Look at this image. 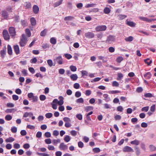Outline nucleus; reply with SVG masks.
<instances>
[{"label": "nucleus", "mask_w": 156, "mask_h": 156, "mask_svg": "<svg viewBox=\"0 0 156 156\" xmlns=\"http://www.w3.org/2000/svg\"><path fill=\"white\" fill-rule=\"evenodd\" d=\"M27 41V38L24 34H22L19 42L20 46L23 47L25 46Z\"/></svg>", "instance_id": "nucleus-1"}, {"label": "nucleus", "mask_w": 156, "mask_h": 156, "mask_svg": "<svg viewBox=\"0 0 156 156\" xmlns=\"http://www.w3.org/2000/svg\"><path fill=\"white\" fill-rule=\"evenodd\" d=\"M9 31L11 36L14 38L16 35L15 29L13 27H10L9 28Z\"/></svg>", "instance_id": "nucleus-2"}, {"label": "nucleus", "mask_w": 156, "mask_h": 156, "mask_svg": "<svg viewBox=\"0 0 156 156\" xmlns=\"http://www.w3.org/2000/svg\"><path fill=\"white\" fill-rule=\"evenodd\" d=\"M107 28V27L105 25L99 26L97 27L95 30L97 31H100L105 30Z\"/></svg>", "instance_id": "nucleus-3"}, {"label": "nucleus", "mask_w": 156, "mask_h": 156, "mask_svg": "<svg viewBox=\"0 0 156 156\" xmlns=\"http://www.w3.org/2000/svg\"><path fill=\"white\" fill-rule=\"evenodd\" d=\"M3 35L4 39L6 40H9L10 37L9 35L8 31L6 30H4L3 32Z\"/></svg>", "instance_id": "nucleus-4"}, {"label": "nucleus", "mask_w": 156, "mask_h": 156, "mask_svg": "<svg viewBox=\"0 0 156 156\" xmlns=\"http://www.w3.org/2000/svg\"><path fill=\"white\" fill-rule=\"evenodd\" d=\"M115 40V37L114 36L109 35L107 38L106 42L111 43L114 41Z\"/></svg>", "instance_id": "nucleus-5"}, {"label": "nucleus", "mask_w": 156, "mask_h": 156, "mask_svg": "<svg viewBox=\"0 0 156 156\" xmlns=\"http://www.w3.org/2000/svg\"><path fill=\"white\" fill-rule=\"evenodd\" d=\"M85 36L87 38L90 39L94 37V34L92 32H88L85 33Z\"/></svg>", "instance_id": "nucleus-6"}, {"label": "nucleus", "mask_w": 156, "mask_h": 156, "mask_svg": "<svg viewBox=\"0 0 156 156\" xmlns=\"http://www.w3.org/2000/svg\"><path fill=\"white\" fill-rule=\"evenodd\" d=\"M56 60L57 62L59 64L61 65L63 63V60L61 56H59L57 57L54 61Z\"/></svg>", "instance_id": "nucleus-7"}, {"label": "nucleus", "mask_w": 156, "mask_h": 156, "mask_svg": "<svg viewBox=\"0 0 156 156\" xmlns=\"http://www.w3.org/2000/svg\"><path fill=\"white\" fill-rule=\"evenodd\" d=\"M59 148L61 150L64 151L68 149V147L64 143H62L59 146Z\"/></svg>", "instance_id": "nucleus-8"}, {"label": "nucleus", "mask_w": 156, "mask_h": 156, "mask_svg": "<svg viewBox=\"0 0 156 156\" xmlns=\"http://www.w3.org/2000/svg\"><path fill=\"white\" fill-rule=\"evenodd\" d=\"M123 151L124 152H133V149L131 147L126 146L124 147L123 149Z\"/></svg>", "instance_id": "nucleus-9"}, {"label": "nucleus", "mask_w": 156, "mask_h": 156, "mask_svg": "<svg viewBox=\"0 0 156 156\" xmlns=\"http://www.w3.org/2000/svg\"><path fill=\"white\" fill-rule=\"evenodd\" d=\"M33 10L35 14H37L39 11V8L36 5H34L33 7Z\"/></svg>", "instance_id": "nucleus-10"}, {"label": "nucleus", "mask_w": 156, "mask_h": 156, "mask_svg": "<svg viewBox=\"0 0 156 156\" xmlns=\"http://www.w3.org/2000/svg\"><path fill=\"white\" fill-rule=\"evenodd\" d=\"M13 49L16 54L18 55L20 53V49L18 45H14L13 46Z\"/></svg>", "instance_id": "nucleus-11"}, {"label": "nucleus", "mask_w": 156, "mask_h": 156, "mask_svg": "<svg viewBox=\"0 0 156 156\" xmlns=\"http://www.w3.org/2000/svg\"><path fill=\"white\" fill-rule=\"evenodd\" d=\"M6 48L5 47L2 50L0 51V54L2 58H3L6 53Z\"/></svg>", "instance_id": "nucleus-12"}, {"label": "nucleus", "mask_w": 156, "mask_h": 156, "mask_svg": "<svg viewBox=\"0 0 156 156\" xmlns=\"http://www.w3.org/2000/svg\"><path fill=\"white\" fill-rule=\"evenodd\" d=\"M2 15V16L5 19H7L8 16V14L6 11L5 10H3L1 12Z\"/></svg>", "instance_id": "nucleus-13"}, {"label": "nucleus", "mask_w": 156, "mask_h": 156, "mask_svg": "<svg viewBox=\"0 0 156 156\" xmlns=\"http://www.w3.org/2000/svg\"><path fill=\"white\" fill-rule=\"evenodd\" d=\"M103 96L104 98V100L106 102H108L111 100L110 97H108V94H104L103 95Z\"/></svg>", "instance_id": "nucleus-14"}, {"label": "nucleus", "mask_w": 156, "mask_h": 156, "mask_svg": "<svg viewBox=\"0 0 156 156\" xmlns=\"http://www.w3.org/2000/svg\"><path fill=\"white\" fill-rule=\"evenodd\" d=\"M58 99H59V101H58V104L59 105H61L63 104L64 103V98L62 96H60L58 97Z\"/></svg>", "instance_id": "nucleus-15"}, {"label": "nucleus", "mask_w": 156, "mask_h": 156, "mask_svg": "<svg viewBox=\"0 0 156 156\" xmlns=\"http://www.w3.org/2000/svg\"><path fill=\"white\" fill-rule=\"evenodd\" d=\"M71 79L73 81L76 80L78 78L76 74H73L71 75L70 76Z\"/></svg>", "instance_id": "nucleus-16"}, {"label": "nucleus", "mask_w": 156, "mask_h": 156, "mask_svg": "<svg viewBox=\"0 0 156 156\" xmlns=\"http://www.w3.org/2000/svg\"><path fill=\"white\" fill-rule=\"evenodd\" d=\"M7 51L8 54L9 55H11L12 54V50L11 46L9 45H8L7 46Z\"/></svg>", "instance_id": "nucleus-17"}, {"label": "nucleus", "mask_w": 156, "mask_h": 156, "mask_svg": "<svg viewBox=\"0 0 156 156\" xmlns=\"http://www.w3.org/2000/svg\"><path fill=\"white\" fill-rule=\"evenodd\" d=\"M63 0H60L59 1L55 2L53 5V6L54 7H56L60 5L62 3Z\"/></svg>", "instance_id": "nucleus-18"}, {"label": "nucleus", "mask_w": 156, "mask_h": 156, "mask_svg": "<svg viewBox=\"0 0 156 156\" xmlns=\"http://www.w3.org/2000/svg\"><path fill=\"white\" fill-rule=\"evenodd\" d=\"M74 19V17L70 16L65 17L64 19L65 21H71L73 20Z\"/></svg>", "instance_id": "nucleus-19"}, {"label": "nucleus", "mask_w": 156, "mask_h": 156, "mask_svg": "<svg viewBox=\"0 0 156 156\" xmlns=\"http://www.w3.org/2000/svg\"><path fill=\"white\" fill-rule=\"evenodd\" d=\"M25 7L26 9L30 8L31 7V5L30 2H26L25 3Z\"/></svg>", "instance_id": "nucleus-20"}, {"label": "nucleus", "mask_w": 156, "mask_h": 156, "mask_svg": "<svg viewBox=\"0 0 156 156\" xmlns=\"http://www.w3.org/2000/svg\"><path fill=\"white\" fill-rule=\"evenodd\" d=\"M60 141L61 140L59 139H57V140L54 139L52 140V142L54 145L56 146L58 143H59Z\"/></svg>", "instance_id": "nucleus-21"}, {"label": "nucleus", "mask_w": 156, "mask_h": 156, "mask_svg": "<svg viewBox=\"0 0 156 156\" xmlns=\"http://www.w3.org/2000/svg\"><path fill=\"white\" fill-rule=\"evenodd\" d=\"M30 21L31 25L33 26H35L36 24V21L34 17L31 18L30 19Z\"/></svg>", "instance_id": "nucleus-22"}, {"label": "nucleus", "mask_w": 156, "mask_h": 156, "mask_svg": "<svg viewBox=\"0 0 156 156\" xmlns=\"http://www.w3.org/2000/svg\"><path fill=\"white\" fill-rule=\"evenodd\" d=\"M126 24L127 25L132 27H135L136 24L134 22L131 21H127L126 22Z\"/></svg>", "instance_id": "nucleus-23"}, {"label": "nucleus", "mask_w": 156, "mask_h": 156, "mask_svg": "<svg viewBox=\"0 0 156 156\" xmlns=\"http://www.w3.org/2000/svg\"><path fill=\"white\" fill-rule=\"evenodd\" d=\"M64 140L66 142H69L71 140L70 136L69 135H66L64 137Z\"/></svg>", "instance_id": "nucleus-24"}, {"label": "nucleus", "mask_w": 156, "mask_h": 156, "mask_svg": "<svg viewBox=\"0 0 156 156\" xmlns=\"http://www.w3.org/2000/svg\"><path fill=\"white\" fill-rule=\"evenodd\" d=\"M47 31V30L46 29H44L41 32L40 34V35L42 37L45 36L46 35Z\"/></svg>", "instance_id": "nucleus-25"}, {"label": "nucleus", "mask_w": 156, "mask_h": 156, "mask_svg": "<svg viewBox=\"0 0 156 156\" xmlns=\"http://www.w3.org/2000/svg\"><path fill=\"white\" fill-rule=\"evenodd\" d=\"M130 143L132 144H134L136 145H137L139 144L140 141L138 140H134L131 141L130 142Z\"/></svg>", "instance_id": "nucleus-26"}, {"label": "nucleus", "mask_w": 156, "mask_h": 156, "mask_svg": "<svg viewBox=\"0 0 156 156\" xmlns=\"http://www.w3.org/2000/svg\"><path fill=\"white\" fill-rule=\"evenodd\" d=\"M51 43L53 44H55L56 43V39L54 37H51L50 39Z\"/></svg>", "instance_id": "nucleus-27"}, {"label": "nucleus", "mask_w": 156, "mask_h": 156, "mask_svg": "<svg viewBox=\"0 0 156 156\" xmlns=\"http://www.w3.org/2000/svg\"><path fill=\"white\" fill-rule=\"evenodd\" d=\"M125 40L126 41L131 42L133 40V37L132 36H130L125 38Z\"/></svg>", "instance_id": "nucleus-28"}, {"label": "nucleus", "mask_w": 156, "mask_h": 156, "mask_svg": "<svg viewBox=\"0 0 156 156\" xmlns=\"http://www.w3.org/2000/svg\"><path fill=\"white\" fill-rule=\"evenodd\" d=\"M93 108L91 106H87L85 107V110L86 112H88L90 110H92Z\"/></svg>", "instance_id": "nucleus-29"}, {"label": "nucleus", "mask_w": 156, "mask_h": 156, "mask_svg": "<svg viewBox=\"0 0 156 156\" xmlns=\"http://www.w3.org/2000/svg\"><path fill=\"white\" fill-rule=\"evenodd\" d=\"M111 10L108 7L105 8L104 9V13L108 14L110 12Z\"/></svg>", "instance_id": "nucleus-30"}, {"label": "nucleus", "mask_w": 156, "mask_h": 156, "mask_svg": "<svg viewBox=\"0 0 156 156\" xmlns=\"http://www.w3.org/2000/svg\"><path fill=\"white\" fill-rule=\"evenodd\" d=\"M14 140V139L12 137H9L5 140L6 142H11L13 141Z\"/></svg>", "instance_id": "nucleus-31"}, {"label": "nucleus", "mask_w": 156, "mask_h": 156, "mask_svg": "<svg viewBox=\"0 0 156 156\" xmlns=\"http://www.w3.org/2000/svg\"><path fill=\"white\" fill-rule=\"evenodd\" d=\"M149 149L151 151H154L156 150V147L152 145H150Z\"/></svg>", "instance_id": "nucleus-32"}, {"label": "nucleus", "mask_w": 156, "mask_h": 156, "mask_svg": "<svg viewBox=\"0 0 156 156\" xmlns=\"http://www.w3.org/2000/svg\"><path fill=\"white\" fill-rule=\"evenodd\" d=\"M70 69L71 70L72 72H75L76 71L77 69L76 67L73 65L70 66Z\"/></svg>", "instance_id": "nucleus-33"}, {"label": "nucleus", "mask_w": 156, "mask_h": 156, "mask_svg": "<svg viewBox=\"0 0 156 156\" xmlns=\"http://www.w3.org/2000/svg\"><path fill=\"white\" fill-rule=\"evenodd\" d=\"M84 102V100L82 98H78L77 99L76 101V102L77 103H83Z\"/></svg>", "instance_id": "nucleus-34"}, {"label": "nucleus", "mask_w": 156, "mask_h": 156, "mask_svg": "<svg viewBox=\"0 0 156 156\" xmlns=\"http://www.w3.org/2000/svg\"><path fill=\"white\" fill-rule=\"evenodd\" d=\"M12 118V117L10 115H7L5 117V119L7 121H9Z\"/></svg>", "instance_id": "nucleus-35"}, {"label": "nucleus", "mask_w": 156, "mask_h": 156, "mask_svg": "<svg viewBox=\"0 0 156 156\" xmlns=\"http://www.w3.org/2000/svg\"><path fill=\"white\" fill-rule=\"evenodd\" d=\"M26 33L28 37H30L31 35V34L30 30L29 29H27L26 30Z\"/></svg>", "instance_id": "nucleus-36"}, {"label": "nucleus", "mask_w": 156, "mask_h": 156, "mask_svg": "<svg viewBox=\"0 0 156 156\" xmlns=\"http://www.w3.org/2000/svg\"><path fill=\"white\" fill-rule=\"evenodd\" d=\"M118 77L117 78V80H120L123 77V74L121 73H118L117 74Z\"/></svg>", "instance_id": "nucleus-37"}, {"label": "nucleus", "mask_w": 156, "mask_h": 156, "mask_svg": "<svg viewBox=\"0 0 156 156\" xmlns=\"http://www.w3.org/2000/svg\"><path fill=\"white\" fill-rule=\"evenodd\" d=\"M135 149L136 154L137 155H139L140 153V150L138 147L136 146L135 147Z\"/></svg>", "instance_id": "nucleus-38"}, {"label": "nucleus", "mask_w": 156, "mask_h": 156, "mask_svg": "<svg viewBox=\"0 0 156 156\" xmlns=\"http://www.w3.org/2000/svg\"><path fill=\"white\" fill-rule=\"evenodd\" d=\"M81 95V93L79 91L76 92L75 95V96L76 98H79L80 97Z\"/></svg>", "instance_id": "nucleus-39"}, {"label": "nucleus", "mask_w": 156, "mask_h": 156, "mask_svg": "<svg viewBox=\"0 0 156 156\" xmlns=\"http://www.w3.org/2000/svg\"><path fill=\"white\" fill-rule=\"evenodd\" d=\"M29 115H33V114L31 112H30L29 113L27 112H26L24 113V114L23 115V117H28V116H29Z\"/></svg>", "instance_id": "nucleus-40"}, {"label": "nucleus", "mask_w": 156, "mask_h": 156, "mask_svg": "<svg viewBox=\"0 0 156 156\" xmlns=\"http://www.w3.org/2000/svg\"><path fill=\"white\" fill-rule=\"evenodd\" d=\"M112 85L113 87H118L119 86V84L116 81H114L112 82Z\"/></svg>", "instance_id": "nucleus-41"}, {"label": "nucleus", "mask_w": 156, "mask_h": 156, "mask_svg": "<svg viewBox=\"0 0 156 156\" xmlns=\"http://www.w3.org/2000/svg\"><path fill=\"white\" fill-rule=\"evenodd\" d=\"M118 16L119 17V19L121 20L124 19L126 18L127 16L126 15L122 14L119 15Z\"/></svg>", "instance_id": "nucleus-42"}, {"label": "nucleus", "mask_w": 156, "mask_h": 156, "mask_svg": "<svg viewBox=\"0 0 156 156\" xmlns=\"http://www.w3.org/2000/svg\"><path fill=\"white\" fill-rule=\"evenodd\" d=\"M120 92L119 91V90H112L109 91L108 93L109 94H115L117 93H120Z\"/></svg>", "instance_id": "nucleus-43"}, {"label": "nucleus", "mask_w": 156, "mask_h": 156, "mask_svg": "<svg viewBox=\"0 0 156 156\" xmlns=\"http://www.w3.org/2000/svg\"><path fill=\"white\" fill-rule=\"evenodd\" d=\"M41 101H43L46 99V96L44 95H41L39 97Z\"/></svg>", "instance_id": "nucleus-44"}, {"label": "nucleus", "mask_w": 156, "mask_h": 156, "mask_svg": "<svg viewBox=\"0 0 156 156\" xmlns=\"http://www.w3.org/2000/svg\"><path fill=\"white\" fill-rule=\"evenodd\" d=\"M52 114L51 113H47L45 114V116L47 118H50L52 116Z\"/></svg>", "instance_id": "nucleus-45"}, {"label": "nucleus", "mask_w": 156, "mask_h": 156, "mask_svg": "<svg viewBox=\"0 0 156 156\" xmlns=\"http://www.w3.org/2000/svg\"><path fill=\"white\" fill-rule=\"evenodd\" d=\"M104 108L105 109H110L111 108V106L109 105L107 103H106L104 104Z\"/></svg>", "instance_id": "nucleus-46"}, {"label": "nucleus", "mask_w": 156, "mask_h": 156, "mask_svg": "<svg viewBox=\"0 0 156 156\" xmlns=\"http://www.w3.org/2000/svg\"><path fill=\"white\" fill-rule=\"evenodd\" d=\"M44 141L45 143L47 144H49L51 143V140L50 138L46 139Z\"/></svg>", "instance_id": "nucleus-47"}, {"label": "nucleus", "mask_w": 156, "mask_h": 156, "mask_svg": "<svg viewBox=\"0 0 156 156\" xmlns=\"http://www.w3.org/2000/svg\"><path fill=\"white\" fill-rule=\"evenodd\" d=\"M123 60V58L122 57H119L117 58L116 59V61L118 63L120 62Z\"/></svg>", "instance_id": "nucleus-48"}, {"label": "nucleus", "mask_w": 156, "mask_h": 156, "mask_svg": "<svg viewBox=\"0 0 156 156\" xmlns=\"http://www.w3.org/2000/svg\"><path fill=\"white\" fill-rule=\"evenodd\" d=\"M21 25L24 27L26 26L27 24V22L25 20H22L21 21Z\"/></svg>", "instance_id": "nucleus-49"}, {"label": "nucleus", "mask_w": 156, "mask_h": 156, "mask_svg": "<svg viewBox=\"0 0 156 156\" xmlns=\"http://www.w3.org/2000/svg\"><path fill=\"white\" fill-rule=\"evenodd\" d=\"M47 63L49 66L51 67L53 65V62L51 60L48 59L47 60Z\"/></svg>", "instance_id": "nucleus-50"}, {"label": "nucleus", "mask_w": 156, "mask_h": 156, "mask_svg": "<svg viewBox=\"0 0 156 156\" xmlns=\"http://www.w3.org/2000/svg\"><path fill=\"white\" fill-rule=\"evenodd\" d=\"M95 4H88L86 5L85 6L86 8H89L90 7H93L94 6Z\"/></svg>", "instance_id": "nucleus-51"}, {"label": "nucleus", "mask_w": 156, "mask_h": 156, "mask_svg": "<svg viewBox=\"0 0 156 156\" xmlns=\"http://www.w3.org/2000/svg\"><path fill=\"white\" fill-rule=\"evenodd\" d=\"M14 148L16 149H18L20 147V145L19 144L16 143L13 145Z\"/></svg>", "instance_id": "nucleus-52"}, {"label": "nucleus", "mask_w": 156, "mask_h": 156, "mask_svg": "<svg viewBox=\"0 0 156 156\" xmlns=\"http://www.w3.org/2000/svg\"><path fill=\"white\" fill-rule=\"evenodd\" d=\"M78 147L80 148H82L83 147V144L81 141H79L78 143Z\"/></svg>", "instance_id": "nucleus-53"}, {"label": "nucleus", "mask_w": 156, "mask_h": 156, "mask_svg": "<svg viewBox=\"0 0 156 156\" xmlns=\"http://www.w3.org/2000/svg\"><path fill=\"white\" fill-rule=\"evenodd\" d=\"M12 98L13 100L16 101L19 99V97L17 95L14 94L12 95Z\"/></svg>", "instance_id": "nucleus-54"}, {"label": "nucleus", "mask_w": 156, "mask_h": 156, "mask_svg": "<svg viewBox=\"0 0 156 156\" xmlns=\"http://www.w3.org/2000/svg\"><path fill=\"white\" fill-rule=\"evenodd\" d=\"M63 120L66 122H71L70 119L68 117H64L63 118Z\"/></svg>", "instance_id": "nucleus-55"}, {"label": "nucleus", "mask_w": 156, "mask_h": 156, "mask_svg": "<svg viewBox=\"0 0 156 156\" xmlns=\"http://www.w3.org/2000/svg\"><path fill=\"white\" fill-rule=\"evenodd\" d=\"M11 130L13 133H15L17 132V128L16 127H14L11 128Z\"/></svg>", "instance_id": "nucleus-56"}, {"label": "nucleus", "mask_w": 156, "mask_h": 156, "mask_svg": "<svg viewBox=\"0 0 156 156\" xmlns=\"http://www.w3.org/2000/svg\"><path fill=\"white\" fill-rule=\"evenodd\" d=\"M70 133L73 136H75L77 134V132L75 130H72Z\"/></svg>", "instance_id": "nucleus-57"}, {"label": "nucleus", "mask_w": 156, "mask_h": 156, "mask_svg": "<svg viewBox=\"0 0 156 156\" xmlns=\"http://www.w3.org/2000/svg\"><path fill=\"white\" fill-rule=\"evenodd\" d=\"M93 151L95 153H98L100 151V150L99 148L96 147L93 149Z\"/></svg>", "instance_id": "nucleus-58"}, {"label": "nucleus", "mask_w": 156, "mask_h": 156, "mask_svg": "<svg viewBox=\"0 0 156 156\" xmlns=\"http://www.w3.org/2000/svg\"><path fill=\"white\" fill-rule=\"evenodd\" d=\"M70 122H66L65 126L66 127L68 128L71 127L72 126L71 124L70 123Z\"/></svg>", "instance_id": "nucleus-59"}, {"label": "nucleus", "mask_w": 156, "mask_h": 156, "mask_svg": "<svg viewBox=\"0 0 156 156\" xmlns=\"http://www.w3.org/2000/svg\"><path fill=\"white\" fill-rule=\"evenodd\" d=\"M27 132L25 130H21L20 132V134L21 135L23 136L26 135L27 134Z\"/></svg>", "instance_id": "nucleus-60"}, {"label": "nucleus", "mask_w": 156, "mask_h": 156, "mask_svg": "<svg viewBox=\"0 0 156 156\" xmlns=\"http://www.w3.org/2000/svg\"><path fill=\"white\" fill-rule=\"evenodd\" d=\"M65 57L68 59H69L72 58V56L69 54H65Z\"/></svg>", "instance_id": "nucleus-61"}, {"label": "nucleus", "mask_w": 156, "mask_h": 156, "mask_svg": "<svg viewBox=\"0 0 156 156\" xmlns=\"http://www.w3.org/2000/svg\"><path fill=\"white\" fill-rule=\"evenodd\" d=\"M42 135V133L41 132H38L36 135V137L38 138H40Z\"/></svg>", "instance_id": "nucleus-62"}, {"label": "nucleus", "mask_w": 156, "mask_h": 156, "mask_svg": "<svg viewBox=\"0 0 156 156\" xmlns=\"http://www.w3.org/2000/svg\"><path fill=\"white\" fill-rule=\"evenodd\" d=\"M42 48L44 49H45L49 47V45L47 44H43L42 46Z\"/></svg>", "instance_id": "nucleus-63"}, {"label": "nucleus", "mask_w": 156, "mask_h": 156, "mask_svg": "<svg viewBox=\"0 0 156 156\" xmlns=\"http://www.w3.org/2000/svg\"><path fill=\"white\" fill-rule=\"evenodd\" d=\"M76 5L77 7L79 9H81L83 6V4L81 3L77 4Z\"/></svg>", "instance_id": "nucleus-64"}]
</instances>
